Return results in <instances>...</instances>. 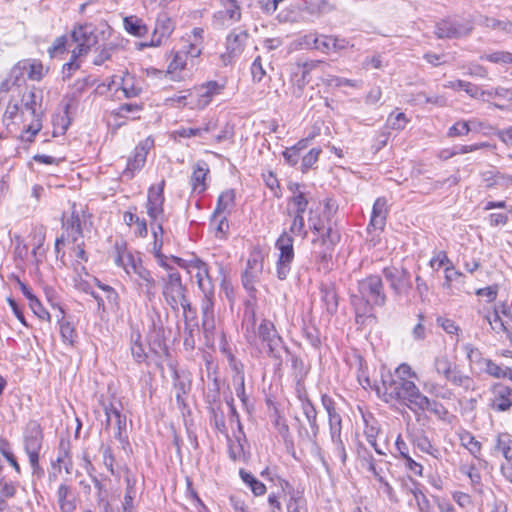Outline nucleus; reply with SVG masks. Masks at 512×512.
Masks as SVG:
<instances>
[{"mask_svg": "<svg viewBox=\"0 0 512 512\" xmlns=\"http://www.w3.org/2000/svg\"><path fill=\"white\" fill-rule=\"evenodd\" d=\"M171 259L180 268L186 270L187 273L194 275L201 292L209 293L214 288L208 265L201 259L194 257L190 260H185L176 256H171Z\"/></svg>", "mask_w": 512, "mask_h": 512, "instance_id": "1a4fd4ad", "label": "nucleus"}, {"mask_svg": "<svg viewBox=\"0 0 512 512\" xmlns=\"http://www.w3.org/2000/svg\"><path fill=\"white\" fill-rule=\"evenodd\" d=\"M444 88H449L455 91L464 90L471 97L479 96V88L476 85L463 80L448 81L444 84Z\"/></svg>", "mask_w": 512, "mask_h": 512, "instance_id": "5fc2aeb1", "label": "nucleus"}, {"mask_svg": "<svg viewBox=\"0 0 512 512\" xmlns=\"http://www.w3.org/2000/svg\"><path fill=\"white\" fill-rule=\"evenodd\" d=\"M287 512H306L305 500L302 496L291 493L287 502Z\"/></svg>", "mask_w": 512, "mask_h": 512, "instance_id": "0e129e2a", "label": "nucleus"}, {"mask_svg": "<svg viewBox=\"0 0 512 512\" xmlns=\"http://www.w3.org/2000/svg\"><path fill=\"white\" fill-rule=\"evenodd\" d=\"M433 371L438 377L443 378L453 385L460 386L465 390L473 388V380L468 375L462 374L446 354L435 357L433 361Z\"/></svg>", "mask_w": 512, "mask_h": 512, "instance_id": "423d86ee", "label": "nucleus"}, {"mask_svg": "<svg viewBox=\"0 0 512 512\" xmlns=\"http://www.w3.org/2000/svg\"><path fill=\"white\" fill-rule=\"evenodd\" d=\"M414 445L421 450L422 452L431 455L434 458H438L440 456V451L436 448L431 441L425 435L416 436L413 439Z\"/></svg>", "mask_w": 512, "mask_h": 512, "instance_id": "6e6d98bb", "label": "nucleus"}, {"mask_svg": "<svg viewBox=\"0 0 512 512\" xmlns=\"http://www.w3.org/2000/svg\"><path fill=\"white\" fill-rule=\"evenodd\" d=\"M71 444L69 440L61 439L58 446V454L54 465H58L61 469H65L66 473L70 474L73 470V462L70 455Z\"/></svg>", "mask_w": 512, "mask_h": 512, "instance_id": "4c0bfd02", "label": "nucleus"}, {"mask_svg": "<svg viewBox=\"0 0 512 512\" xmlns=\"http://www.w3.org/2000/svg\"><path fill=\"white\" fill-rule=\"evenodd\" d=\"M203 298L201 301L202 312V326L206 331H212L215 328L214 319V288L208 292H202Z\"/></svg>", "mask_w": 512, "mask_h": 512, "instance_id": "7c9ffc66", "label": "nucleus"}, {"mask_svg": "<svg viewBox=\"0 0 512 512\" xmlns=\"http://www.w3.org/2000/svg\"><path fill=\"white\" fill-rule=\"evenodd\" d=\"M360 463L362 468L370 472L377 481L383 480L386 476L385 472L388 470L387 463L383 461L377 462L372 455L368 453L360 455Z\"/></svg>", "mask_w": 512, "mask_h": 512, "instance_id": "72a5a7b5", "label": "nucleus"}, {"mask_svg": "<svg viewBox=\"0 0 512 512\" xmlns=\"http://www.w3.org/2000/svg\"><path fill=\"white\" fill-rule=\"evenodd\" d=\"M318 33L305 34L291 43L292 50L315 49Z\"/></svg>", "mask_w": 512, "mask_h": 512, "instance_id": "864d4df0", "label": "nucleus"}, {"mask_svg": "<svg viewBox=\"0 0 512 512\" xmlns=\"http://www.w3.org/2000/svg\"><path fill=\"white\" fill-rule=\"evenodd\" d=\"M43 434L40 425L31 422L27 425L23 436V447L29 458L33 475L43 474L39 465V455L42 449Z\"/></svg>", "mask_w": 512, "mask_h": 512, "instance_id": "0eeeda50", "label": "nucleus"}, {"mask_svg": "<svg viewBox=\"0 0 512 512\" xmlns=\"http://www.w3.org/2000/svg\"><path fill=\"white\" fill-rule=\"evenodd\" d=\"M208 172L209 168L205 162H197L194 165L190 180L193 191L201 193L206 189L205 180Z\"/></svg>", "mask_w": 512, "mask_h": 512, "instance_id": "c9c22d12", "label": "nucleus"}, {"mask_svg": "<svg viewBox=\"0 0 512 512\" xmlns=\"http://www.w3.org/2000/svg\"><path fill=\"white\" fill-rule=\"evenodd\" d=\"M360 296H352V305L358 316L368 315L374 306L385 305L387 297L380 276L371 275L358 283Z\"/></svg>", "mask_w": 512, "mask_h": 512, "instance_id": "7ed1b4c3", "label": "nucleus"}, {"mask_svg": "<svg viewBox=\"0 0 512 512\" xmlns=\"http://www.w3.org/2000/svg\"><path fill=\"white\" fill-rule=\"evenodd\" d=\"M57 502L61 512H74L76 503L69 485L62 483L58 487Z\"/></svg>", "mask_w": 512, "mask_h": 512, "instance_id": "e433bc0d", "label": "nucleus"}, {"mask_svg": "<svg viewBox=\"0 0 512 512\" xmlns=\"http://www.w3.org/2000/svg\"><path fill=\"white\" fill-rule=\"evenodd\" d=\"M24 72L29 79L39 81L44 76V67L40 62L20 61L12 68L10 77L18 80Z\"/></svg>", "mask_w": 512, "mask_h": 512, "instance_id": "cd10ccee", "label": "nucleus"}, {"mask_svg": "<svg viewBox=\"0 0 512 512\" xmlns=\"http://www.w3.org/2000/svg\"><path fill=\"white\" fill-rule=\"evenodd\" d=\"M235 205V192L232 189L223 191L217 200V205L213 213H215L216 217L218 215H226L228 216Z\"/></svg>", "mask_w": 512, "mask_h": 512, "instance_id": "a19ab883", "label": "nucleus"}, {"mask_svg": "<svg viewBox=\"0 0 512 512\" xmlns=\"http://www.w3.org/2000/svg\"><path fill=\"white\" fill-rule=\"evenodd\" d=\"M124 27L127 32L134 36H142L145 32V26L137 17H126L124 19Z\"/></svg>", "mask_w": 512, "mask_h": 512, "instance_id": "bf43d9fd", "label": "nucleus"}, {"mask_svg": "<svg viewBox=\"0 0 512 512\" xmlns=\"http://www.w3.org/2000/svg\"><path fill=\"white\" fill-rule=\"evenodd\" d=\"M460 444L476 459L481 458L482 444L467 430H462L458 434Z\"/></svg>", "mask_w": 512, "mask_h": 512, "instance_id": "79ce46f5", "label": "nucleus"}, {"mask_svg": "<svg viewBox=\"0 0 512 512\" xmlns=\"http://www.w3.org/2000/svg\"><path fill=\"white\" fill-rule=\"evenodd\" d=\"M72 43L75 47L71 51V60L64 64V77H70L71 71L80 67L78 59L86 55L98 42L95 29L91 24L78 25L71 33Z\"/></svg>", "mask_w": 512, "mask_h": 512, "instance_id": "20e7f679", "label": "nucleus"}, {"mask_svg": "<svg viewBox=\"0 0 512 512\" xmlns=\"http://www.w3.org/2000/svg\"><path fill=\"white\" fill-rule=\"evenodd\" d=\"M175 29L174 21L168 16L167 13H160L156 19L151 46L161 45L164 39L170 37Z\"/></svg>", "mask_w": 512, "mask_h": 512, "instance_id": "a878e982", "label": "nucleus"}, {"mask_svg": "<svg viewBox=\"0 0 512 512\" xmlns=\"http://www.w3.org/2000/svg\"><path fill=\"white\" fill-rule=\"evenodd\" d=\"M292 218L291 225L289 227V231H287L290 235L293 234L295 236H300L302 239H305L308 235V232L305 228L304 216H290Z\"/></svg>", "mask_w": 512, "mask_h": 512, "instance_id": "13d9d810", "label": "nucleus"}, {"mask_svg": "<svg viewBox=\"0 0 512 512\" xmlns=\"http://www.w3.org/2000/svg\"><path fill=\"white\" fill-rule=\"evenodd\" d=\"M416 379L418 375L412 367L402 363L393 374L382 376V386L378 387V394L386 403H398L415 415L429 411L439 419H446L447 409L423 394L415 383Z\"/></svg>", "mask_w": 512, "mask_h": 512, "instance_id": "f257e3e1", "label": "nucleus"}, {"mask_svg": "<svg viewBox=\"0 0 512 512\" xmlns=\"http://www.w3.org/2000/svg\"><path fill=\"white\" fill-rule=\"evenodd\" d=\"M240 477L244 483H246L252 490L255 496L264 495L266 492V486L257 480L251 473L245 470H240Z\"/></svg>", "mask_w": 512, "mask_h": 512, "instance_id": "603ef678", "label": "nucleus"}, {"mask_svg": "<svg viewBox=\"0 0 512 512\" xmlns=\"http://www.w3.org/2000/svg\"><path fill=\"white\" fill-rule=\"evenodd\" d=\"M435 33L438 38H451L459 36L461 31L453 22L443 20L437 24Z\"/></svg>", "mask_w": 512, "mask_h": 512, "instance_id": "3c124183", "label": "nucleus"}, {"mask_svg": "<svg viewBox=\"0 0 512 512\" xmlns=\"http://www.w3.org/2000/svg\"><path fill=\"white\" fill-rule=\"evenodd\" d=\"M263 12L271 14L280 9L277 18L282 22L297 21L302 18L295 2H258Z\"/></svg>", "mask_w": 512, "mask_h": 512, "instance_id": "6ab92c4d", "label": "nucleus"}, {"mask_svg": "<svg viewBox=\"0 0 512 512\" xmlns=\"http://www.w3.org/2000/svg\"><path fill=\"white\" fill-rule=\"evenodd\" d=\"M487 321L489 322L492 330L496 333L504 332L510 337L509 334L512 318L505 311H503V316H501L499 312L495 310L491 315L487 316Z\"/></svg>", "mask_w": 512, "mask_h": 512, "instance_id": "ea45409f", "label": "nucleus"}, {"mask_svg": "<svg viewBox=\"0 0 512 512\" xmlns=\"http://www.w3.org/2000/svg\"><path fill=\"white\" fill-rule=\"evenodd\" d=\"M383 275L396 295L406 294L410 290V274L407 270L390 266L383 269Z\"/></svg>", "mask_w": 512, "mask_h": 512, "instance_id": "a211bd4d", "label": "nucleus"}, {"mask_svg": "<svg viewBox=\"0 0 512 512\" xmlns=\"http://www.w3.org/2000/svg\"><path fill=\"white\" fill-rule=\"evenodd\" d=\"M495 450L500 452L507 460V463L512 461V438L507 433H502L497 436Z\"/></svg>", "mask_w": 512, "mask_h": 512, "instance_id": "de8ad7c7", "label": "nucleus"}, {"mask_svg": "<svg viewBox=\"0 0 512 512\" xmlns=\"http://www.w3.org/2000/svg\"><path fill=\"white\" fill-rule=\"evenodd\" d=\"M482 371L496 379H509L512 382V369L500 366L490 359L482 360Z\"/></svg>", "mask_w": 512, "mask_h": 512, "instance_id": "58836bf2", "label": "nucleus"}, {"mask_svg": "<svg viewBox=\"0 0 512 512\" xmlns=\"http://www.w3.org/2000/svg\"><path fill=\"white\" fill-rule=\"evenodd\" d=\"M483 59L496 64H512V53L507 51H495L483 56Z\"/></svg>", "mask_w": 512, "mask_h": 512, "instance_id": "e2e57ef3", "label": "nucleus"}, {"mask_svg": "<svg viewBox=\"0 0 512 512\" xmlns=\"http://www.w3.org/2000/svg\"><path fill=\"white\" fill-rule=\"evenodd\" d=\"M115 264L118 267H121L129 277H131L138 270V268L143 266L141 258L134 256L126 249L117 250Z\"/></svg>", "mask_w": 512, "mask_h": 512, "instance_id": "473e14b6", "label": "nucleus"}, {"mask_svg": "<svg viewBox=\"0 0 512 512\" xmlns=\"http://www.w3.org/2000/svg\"><path fill=\"white\" fill-rule=\"evenodd\" d=\"M184 45L182 47L183 53L191 59L197 58L201 55L204 43V30L203 28L196 27L184 38Z\"/></svg>", "mask_w": 512, "mask_h": 512, "instance_id": "b1692460", "label": "nucleus"}, {"mask_svg": "<svg viewBox=\"0 0 512 512\" xmlns=\"http://www.w3.org/2000/svg\"><path fill=\"white\" fill-rule=\"evenodd\" d=\"M300 401L302 404L303 413L313 431V436H316L318 433V425H317V412L308 397H302L300 395Z\"/></svg>", "mask_w": 512, "mask_h": 512, "instance_id": "49530a36", "label": "nucleus"}, {"mask_svg": "<svg viewBox=\"0 0 512 512\" xmlns=\"http://www.w3.org/2000/svg\"><path fill=\"white\" fill-rule=\"evenodd\" d=\"M154 146V141L150 137L142 140L135 148L133 155L128 159L123 176L131 179L135 173L140 171L145 163L149 150Z\"/></svg>", "mask_w": 512, "mask_h": 512, "instance_id": "f3484780", "label": "nucleus"}, {"mask_svg": "<svg viewBox=\"0 0 512 512\" xmlns=\"http://www.w3.org/2000/svg\"><path fill=\"white\" fill-rule=\"evenodd\" d=\"M329 426L333 451L339 460L344 463L346 461L347 454L341 437V417L332 416V418L329 419Z\"/></svg>", "mask_w": 512, "mask_h": 512, "instance_id": "c85d7f7f", "label": "nucleus"}, {"mask_svg": "<svg viewBox=\"0 0 512 512\" xmlns=\"http://www.w3.org/2000/svg\"><path fill=\"white\" fill-rule=\"evenodd\" d=\"M139 295H143L149 302L156 297L157 281L150 270L144 265L130 277Z\"/></svg>", "mask_w": 512, "mask_h": 512, "instance_id": "dca6fc26", "label": "nucleus"}, {"mask_svg": "<svg viewBox=\"0 0 512 512\" xmlns=\"http://www.w3.org/2000/svg\"><path fill=\"white\" fill-rule=\"evenodd\" d=\"M388 215L387 200L384 197H379L375 200L368 230L371 229L382 231L386 225V219Z\"/></svg>", "mask_w": 512, "mask_h": 512, "instance_id": "c756f323", "label": "nucleus"}, {"mask_svg": "<svg viewBox=\"0 0 512 512\" xmlns=\"http://www.w3.org/2000/svg\"><path fill=\"white\" fill-rule=\"evenodd\" d=\"M163 223L164 222H152L150 223L153 234V246L152 253L159 266H167V261H172L171 257L164 255L161 252L163 246Z\"/></svg>", "mask_w": 512, "mask_h": 512, "instance_id": "2f4dec72", "label": "nucleus"}, {"mask_svg": "<svg viewBox=\"0 0 512 512\" xmlns=\"http://www.w3.org/2000/svg\"><path fill=\"white\" fill-rule=\"evenodd\" d=\"M103 409L106 415V427L116 429L114 436L120 442H124L123 431L126 430V417L121 414L120 408L114 403L104 404Z\"/></svg>", "mask_w": 512, "mask_h": 512, "instance_id": "412c9836", "label": "nucleus"}, {"mask_svg": "<svg viewBox=\"0 0 512 512\" xmlns=\"http://www.w3.org/2000/svg\"><path fill=\"white\" fill-rule=\"evenodd\" d=\"M248 34L244 30H233L226 38V51L219 56L222 66H228L240 57Z\"/></svg>", "mask_w": 512, "mask_h": 512, "instance_id": "ddd939ff", "label": "nucleus"}, {"mask_svg": "<svg viewBox=\"0 0 512 512\" xmlns=\"http://www.w3.org/2000/svg\"><path fill=\"white\" fill-rule=\"evenodd\" d=\"M164 186L165 181L162 180L157 185L149 188L147 194V202L145 204L146 214L152 222H165L166 216L164 213Z\"/></svg>", "mask_w": 512, "mask_h": 512, "instance_id": "9b49d317", "label": "nucleus"}, {"mask_svg": "<svg viewBox=\"0 0 512 512\" xmlns=\"http://www.w3.org/2000/svg\"><path fill=\"white\" fill-rule=\"evenodd\" d=\"M258 338L267 345L268 353L271 357L279 356L278 348L281 346L282 340L272 322L263 320L258 327V336L247 335V339L251 344H256Z\"/></svg>", "mask_w": 512, "mask_h": 512, "instance_id": "2eb2a0df", "label": "nucleus"}, {"mask_svg": "<svg viewBox=\"0 0 512 512\" xmlns=\"http://www.w3.org/2000/svg\"><path fill=\"white\" fill-rule=\"evenodd\" d=\"M40 107L41 96L32 90L12 98L3 115L9 133L20 131L21 142L31 143L42 128Z\"/></svg>", "mask_w": 512, "mask_h": 512, "instance_id": "f03ea898", "label": "nucleus"}, {"mask_svg": "<svg viewBox=\"0 0 512 512\" xmlns=\"http://www.w3.org/2000/svg\"><path fill=\"white\" fill-rule=\"evenodd\" d=\"M241 18V12L236 2H227L222 10H219L214 15V23L219 28H226Z\"/></svg>", "mask_w": 512, "mask_h": 512, "instance_id": "bb28decb", "label": "nucleus"}, {"mask_svg": "<svg viewBox=\"0 0 512 512\" xmlns=\"http://www.w3.org/2000/svg\"><path fill=\"white\" fill-rule=\"evenodd\" d=\"M210 224L213 227L214 235L216 238L224 239L229 231V223L226 215L212 214Z\"/></svg>", "mask_w": 512, "mask_h": 512, "instance_id": "8fccbe9b", "label": "nucleus"}, {"mask_svg": "<svg viewBox=\"0 0 512 512\" xmlns=\"http://www.w3.org/2000/svg\"><path fill=\"white\" fill-rule=\"evenodd\" d=\"M322 62L321 61H311L308 63H304L303 65H298V68L301 69L300 78L293 80L294 81V94L297 97H300L305 85L309 82L308 75L314 69H316Z\"/></svg>", "mask_w": 512, "mask_h": 512, "instance_id": "c03bdc74", "label": "nucleus"}, {"mask_svg": "<svg viewBox=\"0 0 512 512\" xmlns=\"http://www.w3.org/2000/svg\"><path fill=\"white\" fill-rule=\"evenodd\" d=\"M223 90L224 85L219 84L217 81H208L189 91V101L185 102L184 105H188L192 110H203L211 103L213 98L220 95Z\"/></svg>", "mask_w": 512, "mask_h": 512, "instance_id": "9d476101", "label": "nucleus"}, {"mask_svg": "<svg viewBox=\"0 0 512 512\" xmlns=\"http://www.w3.org/2000/svg\"><path fill=\"white\" fill-rule=\"evenodd\" d=\"M187 58L188 56H186L182 50L174 53L173 58L167 68V73L172 75V79H176L178 72H181L186 68Z\"/></svg>", "mask_w": 512, "mask_h": 512, "instance_id": "09e8293b", "label": "nucleus"}, {"mask_svg": "<svg viewBox=\"0 0 512 512\" xmlns=\"http://www.w3.org/2000/svg\"><path fill=\"white\" fill-rule=\"evenodd\" d=\"M63 228L64 232L61 238L56 240V246L65 241L71 243L81 242L80 240L83 238L81 218L79 213L75 210V204L72 206L70 218L65 219V216H63Z\"/></svg>", "mask_w": 512, "mask_h": 512, "instance_id": "aec40b11", "label": "nucleus"}, {"mask_svg": "<svg viewBox=\"0 0 512 512\" xmlns=\"http://www.w3.org/2000/svg\"><path fill=\"white\" fill-rule=\"evenodd\" d=\"M228 452L229 456L233 461H237L243 458L244 449L239 439H229L228 440Z\"/></svg>", "mask_w": 512, "mask_h": 512, "instance_id": "774afa93", "label": "nucleus"}, {"mask_svg": "<svg viewBox=\"0 0 512 512\" xmlns=\"http://www.w3.org/2000/svg\"><path fill=\"white\" fill-rule=\"evenodd\" d=\"M322 299L326 304V308L329 312L333 313L336 311L338 306L337 295L333 289H323L322 290Z\"/></svg>", "mask_w": 512, "mask_h": 512, "instance_id": "338daca9", "label": "nucleus"}, {"mask_svg": "<svg viewBox=\"0 0 512 512\" xmlns=\"http://www.w3.org/2000/svg\"><path fill=\"white\" fill-rule=\"evenodd\" d=\"M58 323L60 326L62 341L69 346H74L78 339V334L74 323L65 316H62Z\"/></svg>", "mask_w": 512, "mask_h": 512, "instance_id": "a18cd8bd", "label": "nucleus"}, {"mask_svg": "<svg viewBox=\"0 0 512 512\" xmlns=\"http://www.w3.org/2000/svg\"><path fill=\"white\" fill-rule=\"evenodd\" d=\"M120 87L126 98H135L140 95L142 87L133 75L125 72L123 76H113L108 84L109 89Z\"/></svg>", "mask_w": 512, "mask_h": 512, "instance_id": "5701e85b", "label": "nucleus"}, {"mask_svg": "<svg viewBox=\"0 0 512 512\" xmlns=\"http://www.w3.org/2000/svg\"><path fill=\"white\" fill-rule=\"evenodd\" d=\"M264 257L259 250H253L247 260L246 268L242 274V284L249 292L255 291V285L262 277Z\"/></svg>", "mask_w": 512, "mask_h": 512, "instance_id": "f8f14e48", "label": "nucleus"}, {"mask_svg": "<svg viewBox=\"0 0 512 512\" xmlns=\"http://www.w3.org/2000/svg\"><path fill=\"white\" fill-rule=\"evenodd\" d=\"M482 180L488 188H507L512 185V176L489 170L482 174Z\"/></svg>", "mask_w": 512, "mask_h": 512, "instance_id": "f704fd0d", "label": "nucleus"}, {"mask_svg": "<svg viewBox=\"0 0 512 512\" xmlns=\"http://www.w3.org/2000/svg\"><path fill=\"white\" fill-rule=\"evenodd\" d=\"M340 240L338 231L329 227L324 234L317 240H314L315 244H321L323 249L316 251V257L318 259V269L328 271L331 268L332 251L334 245Z\"/></svg>", "mask_w": 512, "mask_h": 512, "instance_id": "4468645a", "label": "nucleus"}, {"mask_svg": "<svg viewBox=\"0 0 512 512\" xmlns=\"http://www.w3.org/2000/svg\"><path fill=\"white\" fill-rule=\"evenodd\" d=\"M475 123L476 122L458 121L449 128L447 135L449 137L467 135L474 128L472 124Z\"/></svg>", "mask_w": 512, "mask_h": 512, "instance_id": "052dcab7", "label": "nucleus"}, {"mask_svg": "<svg viewBox=\"0 0 512 512\" xmlns=\"http://www.w3.org/2000/svg\"><path fill=\"white\" fill-rule=\"evenodd\" d=\"M233 382L235 384L236 396L244 405H246L247 397L245 394L244 374L240 371H237L236 375L233 377Z\"/></svg>", "mask_w": 512, "mask_h": 512, "instance_id": "69168bd1", "label": "nucleus"}, {"mask_svg": "<svg viewBox=\"0 0 512 512\" xmlns=\"http://www.w3.org/2000/svg\"><path fill=\"white\" fill-rule=\"evenodd\" d=\"M0 453L14 467L17 473H20V466L13 454L11 444L6 439H0Z\"/></svg>", "mask_w": 512, "mask_h": 512, "instance_id": "680f3d73", "label": "nucleus"}, {"mask_svg": "<svg viewBox=\"0 0 512 512\" xmlns=\"http://www.w3.org/2000/svg\"><path fill=\"white\" fill-rule=\"evenodd\" d=\"M95 284L103 291L104 296H101L104 299V303L106 306V311H116L119 308V295L116 290L106 284L101 283L98 279L94 278Z\"/></svg>", "mask_w": 512, "mask_h": 512, "instance_id": "37998d69", "label": "nucleus"}, {"mask_svg": "<svg viewBox=\"0 0 512 512\" xmlns=\"http://www.w3.org/2000/svg\"><path fill=\"white\" fill-rule=\"evenodd\" d=\"M172 261H167V266H161L166 271L162 277L161 287L165 302L173 309L177 310V301L183 299L187 288L182 282L180 273L171 265Z\"/></svg>", "mask_w": 512, "mask_h": 512, "instance_id": "39448f33", "label": "nucleus"}, {"mask_svg": "<svg viewBox=\"0 0 512 512\" xmlns=\"http://www.w3.org/2000/svg\"><path fill=\"white\" fill-rule=\"evenodd\" d=\"M292 196L288 199L287 215L288 216H304L308 207V197L304 191L300 189L299 184H291L289 186Z\"/></svg>", "mask_w": 512, "mask_h": 512, "instance_id": "4be33fe9", "label": "nucleus"}, {"mask_svg": "<svg viewBox=\"0 0 512 512\" xmlns=\"http://www.w3.org/2000/svg\"><path fill=\"white\" fill-rule=\"evenodd\" d=\"M379 431H380V428L378 427L377 423H375V422L369 423L368 421H366L364 434H365V437H366L368 443L375 449V451L378 454L384 455L385 453L381 449L378 448L377 442H376Z\"/></svg>", "mask_w": 512, "mask_h": 512, "instance_id": "4d7b16f0", "label": "nucleus"}, {"mask_svg": "<svg viewBox=\"0 0 512 512\" xmlns=\"http://www.w3.org/2000/svg\"><path fill=\"white\" fill-rule=\"evenodd\" d=\"M294 239L287 231H283L275 242L278 251L276 261V276L279 280H286L294 261Z\"/></svg>", "mask_w": 512, "mask_h": 512, "instance_id": "6e6552de", "label": "nucleus"}, {"mask_svg": "<svg viewBox=\"0 0 512 512\" xmlns=\"http://www.w3.org/2000/svg\"><path fill=\"white\" fill-rule=\"evenodd\" d=\"M492 409L504 412L512 407V388L501 383L492 386Z\"/></svg>", "mask_w": 512, "mask_h": 512, "instance_id": "393cba45", "label": "nucleus"}]
</instances>
